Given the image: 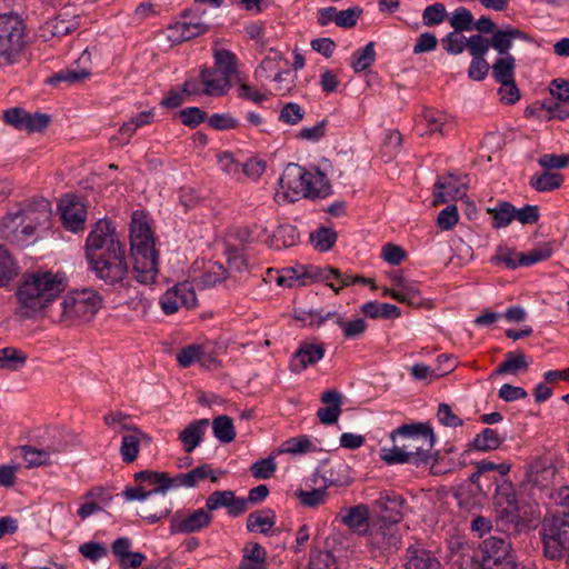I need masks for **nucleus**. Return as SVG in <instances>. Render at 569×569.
<instances>
[{
  "mask_svg": "<svg viewBox=\"0 0 569 569\" xmlns=\"http://www.w3.org/2000/svg\"><path fill=\"white\" fill-rule=\"evenodd\" d=\"M19 274L14 258L4 247L0 246V288L8 286Z\"/></svg>",
  "mask_w": 569,
  "mask_h": 569,
  "instance_id": "35",
  "label": "nucleus"
},
{
  "mask_svg": "<svg viewBox=\"0 0 569 569\" xmlns=\"http://www.w3.org/2000/svg\"><path fill=\"white\" fill-rule=\"evenodd\" d=\"M406 557V569H441L439 560L425 549L410 547Z\"/></svg>",
  "mask_w": 569,
  "mask_h": 569,
  "instance_id": "29",
  "label": "nucleus"
},
{
  "mask_svg": "<svg viewBox=\"0 0 569 569\" xmlns=\"http://www.w3.org/2000/svg\"><path fill=\"white\" fill-rule=\"evenodd\" d=\"M317 450V445L307 436H298L286 440L279 450L280 453L302 455Z\"/></svg>",
  "mask_w": 569,
  "mask_h": 569,
  "instance_id": "41",
  "label": "nucleus"
},
{
  "mask_svg": "<svg viewBox=\"0 0 569 569\" xmlns=\"http://www.w3.org/2000/svg\"><path fill=\"white\" fill-rule=\"evenodd\" d=\"M201 82L204 86L203 93L207 96H222L231 87V79L218 74L214 69H204L200 73Z\"/></svg>",
  "mask_w": 569,
  "mask_h": 569,
  "instance_id": "26",
  "label": "nucleus"
},
{
  "mask_svg": "<svg viewBox=\"0 0 569 569\" xmlns=\"http://www.w3.org/2000/svg\"><path fill=\"white\" fill-rule=\"evenodd\" d=\"M375 508L379 512L377 522L395 523L402 519L406 509V500L393 492H381L375 501Z\"/></svg>",
  "mask_w": 569,
  "mask_h": 569,
  "instance_id": "17",
  "label": "nucleus"
},
{
  "mask_svg": "<svg viewBox=\"0 0 569 569\" xmlns=\"http://www.w3.org/2000/svg\"><path fill=\"white\" fill-rule=\"evenodd\" d=\"M27 355L14 347L0 349V369L18 371L24 367Z\"/></svg>",
  "mask_w": 569,
  "mask_h": 569,
  "instance_id": "38",
  "label": "nucleus"
},
{
  "mask_svg": "<svg viewBox=\"0 0 569 569\" xmlns=\"http://www.w3.org/2000/svg\"><path fill=\"white\" fill-rule=\"evenodd\" d=\"M395 282L400 289V293L396 295L397 301L410 306H421L422 298L416 283L405 279L403 277H397Z\"/></svg>",
  "mask_w": 569,
  "mask_h": 569,
  "instance_id": "37",
  "label": "nucleus"
},
{
  "mask_svg": "<svg viewBox=\"0 0 569 569\" xmlns=\"http://www.w3.org/2000/svg\"><path fill=\"white\" fill-rule=\"evenodd\" d=\"M445 18L446 7L440 2L426 7L422 13V22L427 27L440 24Z\"/></svg>",
  "mask_w": 569,
  "mask_h": 569,
  "instance_id": "57",
  "label": "nucleus"
},
{
  "mask_svg": "<svg viewBox=\"0 0 569 569\" xmlns=\"http://www.w3.org/2000/svg\"><path fill=\"white\" fill-rule=\"evenodd\" d=\"M315 278V270L307 271L303 266L288 267L281 270L269 269L267 281L276 282L279 287L292 288L308 284V279Z\"/></svg>",
  "mask_w": 569,
  "mask_h": 569,
  "instance_id": "19",
  "label": "nucleus"
},
{
  "mask_svg": "<svg viewBox=\"0 0 569 569\" xmlns=\"http://www.w3.org/2000/svg\"><path fill=\"white\" fill-rule=\"evenodd\" d=\"M516 60L511 54L502 56L492 64L493 78L500 83L515 79Z\"/></svg>",
  "mask_w": 569,
  "mask_h": 569,
  "instance_id": "45",
  "label": "nucleus"
},
{
  "mask_svg": "<svg viewBox=\"0 0 569 569\" xmlns=\"http://www.w3.org/2000/svg\"><path fill=\"white\" fill-rule=\"evenodd\" d=\"M134 481L138 482L136 487H127L122 495L127 501H146L152 497L160 496L158 509L152 512L149 506H142L138 511L139 516L147 520L149 523H156L161 519L167 518L172 509L171 502L163 495L164 472L142 470L133 476Z\"/></svg>",
  "mask_w": 569,
  "mask_h": 569,
  "instance_id": "4",
  "label": "nucleus"
},
{
  "mask_svg": "<svg viewBox=\"0 0 569 569\" xmlns=\"http://www.w3.org/2000/svg\"><path fill=\"white\" fill-rule=\"evenodd\" d=\"M309 317L310 325H316L317 327L321 326L328 319H335L336 323L341 328L346 339H357L361 337L367 329V323L362 318L343 320V318L336 311H328L325 315L320 311H310Z\"/></svg>",
  "mask_w": 569,
  "mask_h": 569,
  "instance_id": "16",
  "label": "nucleus"
},
{
  "mask_svg": "<svg viewBox=\"0 0 569 569\" xmlns=\"http://www.w3.org/2000/svg\"><path fill=\"white\" fill-rule=\"evenodd\" d=\"M299 240L300 236L295 226L282 224L268 238L267 243L269 247L280 250L296 246Z\"/></svg>",
  "mask_w": 569,
  "mask_h": 569,
  "instance_id": "31",
  "label": "nucleus"
},
{
  "mask_svg": "<svg viewBox=\"0 0 569 569\" xmlns=\"http://www.w3.org/2000/svg\"><path fill=\"white\" fill-rule=\"evenodd\" d=\"M126 433L122 436L119 449L122 461L132 463L139 455L140 445L150 443L151 438L136 426L122 425Z\"/></svg>",
  "mask_w": 569,
  "mask_h": 569,
  "instance_id": "20",
  "label": "nucleus"
},
{
  "mask_svg": "<svg viewBox=\"0 0 569 569\" xmlns=\"http://www.w3.org/2000/svg\"><path fill=\"white\" fill-rule=\"evenodd\" d=\"M305 116V110L295 102H288L286 103L279 114V120L286 124L295 126L299 123Z\"/></svg>",
  "mask_w": 569,
  "mask_h": 569,
  "instance_id": "56",
  "label": "nucleus"
},
{
  "mask_svg": "<svg viewBox=\"0 0 569 569\" xmlns=\"http://www.w3.org/2000/svg\"><path fill=\"white\" fill-rule=\"evenodd\" d=\"M341 522L350 530L357 533H365L369 529V511L365 505H358L349 508L341 516Z\"/></svg>",
  "mask_w": 569,
  "mask_h": 569,
  "instance_id": "28",
  "label": "nucleus"
},
{
  "mask_svg": "<svg viewBox=\"0 0 569 569\" xmlns=\"http://www.w3.org/2000/svg\"><path fill=\"white\" fill-rule=\"evenodd\" d=\"M22 457L28 468L40 467L51 462V455L60 452L59 449H37L30 446L21 447Z\"/></svg>",
  "mask_w": 569,
  "mask_h": 569,
  "instance_id": "36",
  "label": "nucleus"
},
{
  "mask_svg": "<svg viewBox=\"0 0 569 569\" xmlns=\"http://www.w3.org/2000/svg\"><path fill=\"white\" fill-rule=\"evenodd\" d=\"M209 26L201 21L200 18L191 17L181 22H177L169 28V39L173 41H186L207 32Z\"/></svg>",
  "mask_w": 569,
  "mask_h": 569,
  "instance_id": "23",
  "label": "nucleus"
},
{
  "mask_svg": "<svg viewBox=\"0 0 569 569\" xmlns=\"http://www.w3.org/2000/svg\"><path fill=\"white\" fill-rule=\"evenodd\" d=\"M279 184L289 201L299 197L322 199L332 193L327 174L318 168L307 169L297 163H289L283 170Z\"/></svg>",
  "mask_w": 569,
  "mask_h": 569,
  "instance_id": "3",
  "label": "nucleus"
},
{
  "mask_svg": "<svg viewBox=\"0 0 569 569\" xmlns=\"http://www.w3.org/2000/svg\"><path fill=\"white\" fill-rule=\"evenodd\" d=\"M332 278L339 280L342 287H347L352 283H371L372 282L371 279H367L361 276L346 274V273H342L340 270L331 268V267L315 270L313 279H316V280L328 281Z\"/></svg>",
  "mask_w": 569,
  "mask_h": 569,
  "instance_id": "34",
  "label": "nucleus"
},
{
  "mask_svg": "<svg viewBox=\"0 0 569 569\" xmlns=\"http://www.w3.org/2000/svg\"><path fill=\"white\" fill-rule=\"evenodd\" d=\"M488 213L492 216L495 228L507 227L515 220V207L509 202H500L495 208H489Z\"/></svg>",
  "mask_w": 569,
  "mask_h": 569,
  "instance_id": "49",
  "label": "nucleus"
},
{
  "mask_svg": "<svg viewBox=\"0 0 569 569\" xmlns=\"http://www.w3.org/2000/svg\"><path fill=\"white\" fill-rule=\"evenodd\" d=\"M179 118L184 126L194 128L207 118V113L198 107H189L179 112Z\"/></svg>",
  "mask_w": 569,
  "mask_h": 569,
  "instance_id": "63",
  "label": "nucleus"
},
{
  "mask_svg": "<svg viewBox=\"0 0 569 569\" xmlns=\"http://www.w3.org/2000/svg\"><path fill=\"white\" fill-rule=\"evenodd\" d=\"M90 270L108 286L122 284L129 273L123 247L102 254H90Z\"/></svg>",
  "mask_w": 569,
  "mask_h": 569,
  "instance_id": "9",
  "label": "nucleus"
},
{
  "mask_svg": "<svg viewBox=\"0 0 569 569\" xmlns=\"http://www.w3.org/2000/svg\"><path fill=\"white\" fill-rule=\"evenodd\" d=\"M493 263H503L508 269H516L521 266L520 253L507 246H498L496 254L492 257Z\"/></svg>",
  "mask_w": 569,
  "mask_h": 569,
  "instance_id": "53",
  "label": "nucleus"
},
{
  "mask_svg": "<svg viewBox=\"0 0 569 569\" xmlns=\"http://www.w3.org/2000/svg\"><path fill=\"white\" fill-rule=\"evenodd\" d=\"M276 469L277 465L271 457L256 461L250 468L252 476L257 479H269Z\"/></svg>",
  "mask_w": 569,
  "mask_h": 569,
  "instance_id": "64",
  "label": "nucleus"
},
{
  "mask_svg": "<svg viewBox=\"0 0 569 569\" xmlns=\"http://www.w3.org/2000/svg\"><path fill=\"white\" fill-rule=\"evenodd\" d=\"M211 522L208 510L202 508L192 512H176L171 518L172 533H191L199 531Z\"/></svg>",
  "mask_w": 569,
  "mask_h": 569,
  "instance_id": "18",
  "label": "nucleus"
},
{
  "mask_svg": "<svg viewBox=\"0 0 569 569\" xmlns=\"http://www.w3.org/2000/svg\"><path fill=\"white\" fill-rule=\"evenodd\" d=\"M447 116L440 111L426 110L417 124V131L420 136L442 132V128L447 123Z\"/></svg>",
  "mask_w": 569,
  "mask_h": 569,
  "instance_id": "32",
  "label": "nucleus"
},
{
  "mask_svg": "<svg viewBox=\"0 0 569 569\" xmlns=\"http://www.w3.org/2000/svg\"><path fill=\"white\" fill-rule=\"evenodd\" d=\"M325 356V348L320 343L303 341L295 352L290 367L295 372H301L309 366L316 365Z\"/></svg>",
  "mask_w": 569,
  "mask_h": 569,
  "instance_id": "22",
  "label": "nucleus"
},
{
  "mask_svg": "<svg viewBox=\"0 0 569 569\" xmlns=\"http://www.w3.org/2000/svg\"><path fill=\"white\" fill-rule=\"evenodd\" d=\"M510 542L502 538L491 536L480 545L482 566L493 569H519L510 553Z\"/></svg>",
  "mask_w": 569,
  "mask_h": 569,
  "instance_id": "12",
  "label": "nucleus"
},
{
  "mask_svg": "<svg viewBox=\"0 0 569 569\" xmlns=\"http://www.w3.org/2000/svg\"><path fill=\"white\" fill-rule=\"evenodd\" d=\"M51 216L50 202L42 199L16 213L7 214L1 221L0 228L2 230H20L23 236L30 237L38 229H48Z\"/></svg>",
  "mask_w": 569,
  "mask_h": 569,
  "instance_id": "6",
  "label": "nucleus"
},
{
  "mask_svg": "<svg viewBox=\"0 0 569 569\" xmlns=\"http://www.w3.org/2000/svg\"><path fill=\"white\" fill-rule=\"evenodd\" d=\"M541 535L548 558H569V513H556L545 518Z\"/></svg>",
  "mask_w": 569,
  "mask_h": 569,
  "instance_id": "10",
  "label": "nucleus"
},
{
  "mask_svg": "<svg viewBox=\"0 0 569 569\" xmlns=\"http://www.w3.org/2000/svg\"><path fill=\"white\" fill-rule=\"evenodd\" d=\"M449 23L453 31H469L472 29L473 16L468 8L459 7L451 13Z\"/></svg>",
  "mask_w": 569,
  "mask_h": 569,
  "instance_id": "51",
  "label": "nucleus"
},
{
  "mask_svg": "<svg viewBox=\"0 0 569 569\" xmlns=\"http://www.w3.org/2000/svg\"><path fill=\"white\" fill-rule=\"evenodd\" d=\"M321 401L327 406L317 411L319 420L323 425L337 422L341 413V395L336 390H326L321 395Z\"/></svg>",
  "mask_w": 569,
  "mask_h": 569,
  "instance_id": "24",
  "label": "nucleus"
},
{
  "mask_svg": "<svg viewBox=\"0 0 569 569\" xmlns=\"http://www.w3.org/2000/svg\"><path fill=\"white\" fill-rule=\"evenodd\" d=\"M276 523V515L271 509L251 512L247 518V529L250 532L268 533Z\"/></svg>",
  "mask_w": 569,
  "mask_h": 569,
  "instance_id": "33",
  "label": "nucleus"
},
{
  "mask_svg": "<svg viewBox=\"0 0 569 569\" xmlns=\"http://www.w3.org/2000/svg\"><path fill=\"white\" fill-rule=\"evenodd\" d=\"M313 247L321 252L330 250L337 241V233L330 228H320L310 234Z\"/></svg>",
  "mask_w": 569,
  "mask_h": 569,
  "instance_id": "50",
  "label": "nucleus"
},
{
  "mask_svg": "<svg viewBox=\"0 0 569 569\" xmlns=\"http://www.w3.org/2000/svg\"><path fill=\"white\" fill-rule=\"evenodd\" d=\"M266 170V162L261 159H249L240 168V178L242 176L252 181L258 180Z\"/></svg>",
  "mask_w": 569,
  "mask_h": 569,
  "instance_id": "62",
  "label": "nucleus"
},
{
  "mask_svg": "<svg viewBox=\"0 0 569 569\" xmlns=\"http://www.w3.org/2000/svg\"><path fill=\"white\" fill-rule=\"evenodd\" d=\"M102 297L91 288L68 291L59 303L57 321L64 325L88 322L102 307Z\"/></svg>",
  "mask_w": 569,
  "mask_h": 569,
  "instance_id": "5",
  "label": "nucleus"
},
{
  "mask_svg": "<svg viewBox=\"0 0 569 569\" xmlns=\"http://www.w3.org/2000/svg\"><path fill=\"white\" fill-rule=\"evenodd\" d=\"M133 271L139 282H154L158 274V252L154 248L153 236H130Z\"/></svg>",
  "mask_w": 569,
  "mask_h": 569,
  "instance_id": "8",
  "label": "nucleus"
},
{
  "mask_svg": "<svg viewBox=\"0 0 569 569\" xmlns=\"http://www.w3.org/2000/svg\"><path fill=\"white\" fill-rule=\"evenodd\" d=\"M243 555L238 569H264L267 551L258 542H248L243 548Z\"/></svg>",
  "mask_w": 569,
  "mask_h": 569,
  "instance_id": "30",
  "label": "nucleus"
},
{
  "mask_svg": "<svg viewBox=\"0 0 569 569\" xmlns=\"http://www.w3.org/2000/svg\"><path fill=\"white\" fill-rule=\"evenodd\" d=\"M49 116L41 112L30 113L16 107L3 111V121L18 130L40 131L49 124Z\"/></svg>",
  "mask_w": 569,
  "mask_h": 569,
  "instance_id": "14",
  "label": "nucleus"
},
{
  "mask_svg": "<svg viewBox=\"0 0 569 569\" xmlns=\"http://www.w3.org/2000/svg\"><path fill=\"white\" fill-rule=\"evenodd\" d=\"M441 42L449 54H460L466 49L467 38L461 32L451 31L442 38Z\"/></svg>",
  "mask_w": 569,
  "mask_h": 569,
  "instance_id": "55",
  "label": "nucleus"
},
{
  "mask_svg": "<svg viewBox=\"0 0 569 569\" xmlns=\"http://www.w3.org/2000/svg\"><path fill=\"white\" fill-rule=\"evenodd\" d=\"M528 40V36L521 30L507 27L506 29H499L492 32V37L489 40L490 47L493 48L499 54L507 56L512 47L515 40Z\"/></svg>",
  "mask_w": 569,
  "mask_h": 569,
  "instance_id": "25",
  "label": "nucleus"
},
{
  "mask_svg": "<svg viewBox=\"0 0 569 569\" xmlns=\"http://www.w3.org/2000/svg\"><path fill=\"white\" fill-rule=\"evenodd\" d=\"M213 57L214 64L221 74L231 79V77L237 73V58L231 51L216 49Z\"/></svg>",
  "mask_w": 569,
  "mask_h": 569,
  "instance_id": "47",
  "label": "nucleus"
},
{
  "mask_svg": "<svg viewBox=\"0 0 569 569\" xmlns=\"http://www.w3.org/2000/svg\"><path fill=\"white\" fill-rule=\"evenodd\" d=\"M24 47V24L18 14H0V67L17 63Z\"/></svg>",
  "mask_w": 569,
  "mask_h": 569,
  "instance_id": "7",
  "label": "nucleus"
},
{
  "mask_svg": "<svg viewBox=\"0 0 569 569\" xmlns=\"http://www.w3.org/2000/svg\"><path fill=\"white\" fill-rule=\"evenodd\" d=\"M322 479L327 486H347L351 482L349 467L338 462L325 470Z\"/></svg>",
  "mask_w": 569,
  "mask_h": 569,
  "instance_id": "43",
  "label": "nucleus"
},
{
  "mask_svg": "<svg viewBox=\"0 0 569 569\" xmlns=\"http://www.w3.org/2000/svg\"><path fill=\"white\" fill-rule=\"evenodd\" d=\"M552 250L548 244L535 248L528 253H520L521 266H531L537 262L547 260L551 257Z\"/></svg>",
  "mask_w": 569,
  "mask_h": 569,
  "instance_id": "60",
  "label": "nucleus"
},
{
  "mask_svg": "<svg viewBox=\"0 0 569 569\" xmlns=\"http://www.w3.org/2000/svg\"><path fill=\"white\" fill-rule=\"evenodd\" d=\"M208 124L214 130H230L239 126V120L230 113H213L208 118Z\"/></svg>",
  "mask_w": 569,
  "mask_h": 569,
  "instance_id": "59",
  "label": "nucleus"
},
{
  "mask_svg": "<svg viewBox=\"0 0 569 569\" xmlns=\"http://www.w3.org/2000/svg\"><path fill=\"white\" fill-rule=\"evenodd\" d=\"M208 426V419L196 420L179 433V440L182 442L186 452H192L200 445Z\"/></svg>",
  "mask_w": 569,
  "mask_h": 569,
  "instance_id": "27",
  "label": "nucleus"
},
{
  "mask_svg": "<svg viewBox=\"0 0 569 569\" xmlns=\"http://www.w3.org/2000/svg\"><path fill=\"white\" fill-rule=\"evenodd\" d=\"M212 431L214 437L223 443H229L236 438L232 419L228 416L214 418L212 421Z\"/></svg>",
  "mask_w": 569,
  "mask_h": 569,
  "instance_id": "46",
  "label": "nucleus"
},
{
  "mask_svg": "<svg viewBox=\"0 0 569 569\" xmlns=\"http://www.w3.org/2000/svg\"><path fill=\"white\" fill-rule=\"evenodd\" d=\"M563 177L557 172L545 171L530 178L529 184L539 192H549L561 187Z\"/></svg>",
  "mask_w": 569,
  "mask_h": 569,
  "instance_id": "39",
  "label": "nucleus"
},
{
  "mask_svg": "<svg viewBox=\"0 0 569 569\" xmlns=\"http://www.w3.org/2000/svg\"><path fill=\"white\" fill-rule=\"evenodd\" d=\"M539 166L550 171L553 169H563L569 166V154L546 153L539 157Z\"/></svg>",
  "mask_w": 569,
  "mask_h": 569,
  "instance_id": "61",
  "label": "nucleus"
},
{
  "mask_svg": "<svg viewBox=\"0 0 569 569\" xmlns=\"http://www.w3.org/2000/svg\"><path fill=\"white\" fill-rule=\"evenodd\" d=\"M435 204L446 203L466 196V184L455 174L439 177L435 184Z\"/></svg>",
  "mask_w": 569,
  "mask_h": 569,
  "instance_id": "21",
  "label": "nucleus"
},
{
  "mask_svg": "<svg viewBox=\"0 0 569 569\" xmlns=\"http://www.w3.org/2000/svg\"><path fill=\"white\" fill-rule=\"evenodd\" d=\"M503 440V437H501L497 430L486 428L475 437L472 446L480 451H491L498 449Z\"/></svg>",
  "mask_w": 569,
  "mask_h": 569,
  "instance_id": "42",
  "label": "nucleus"
},
{
  "mask_svg": "<svg viewBox=\"0 0 569 569\" xmlns=\"http://www.w3.org/2000/svg\"><path fill=\"white\" fill-rule=\"evenodd\" d=\"M400 542L399 528L395 523L375 522L369 529L368 548L373 558L392 553Z\"/></svg>",
  "mask_w": 569,
  "mask_h": 569,
  "instance_id": "11",
  "label": "nucleus"
},
{
  "mask_svg": "<svg viewBox=\"0 0 569 569\" xmlns=\"http://www.w3.org/2000/svg\"><path fill=\"white\" fill-rule=\"evenodd\" d=\"M120 247L123 246L119 241L112 224L108 220H99L86 241L87 260L90 259V254H102Z\"/></svg>",
  "mask_w": 569,
  "mask_h": 569,
  "instance_id": "13",
  "label": "nucleus"
},
{
  "mask_svg": "<svg viewBox=\"0 0 569 569\" xmlns=\"http://www.w3.org/2000/svg\"><path fill=\"white\" fill-rule=\"evenodd\" d=\"M376 59V51L373 42L367 43L361 49L353 52L351 58V67L356 72H361L368 69Z\"/></svg>",
  "mask_w": 569,
  "mask_h": 569,
  "instance_id": "48",
  "label": "nucleus"
},
{
  "mask_svg": "<svg viewBox=\"0 0 569 569\" xmlns=\"http://www.w3.org/2000/svg\"><path fill=\"white\" fill-rule=\"evenodd\" d=\"M90 76V71L87 69H66L56 73L51 78H49L48 82L53 84L57 82H67L69 84L79 83L88 79Z\"/></svg>",
  "mask_w": 569,
  "mask_h": 569,
  "instance_id": "54",
  "label": "nucleus"
},
{
  "mask_svg": "<svg viewBox=\"0 0 569 569\" xmlns=\"http://www.w3.org/2000/svg\"><path fill=\"white\" fill-rule=\"evenodd\" d=\"M452 371V366H449L447 368H431L425 363H415L410 368V373L413 379L419 381H432L435 379L441 378L449 372Z\"/></svg>",
  "mask_w": 569,
  "mask_h": 569,
  "instance_id": "44",
  "label": "nucleus"
},
{
  "mask_svg": "<svg viewBox=\"0 0 569 569\" xmlns=\"http://www.w3.org/2000/svg\"><path fill=\"white\" fill-rule=\"evenodd\" d=\"M528 362L522 353L508 352L506 360L502 361L495 370L496 375L515 373L517 370H526Z\"/></svg>",
  "mask_w": 569,
  "mask_h": 569,
  "instance_id": "52",
  "label": "nucleus"
},
{
  "mask_svg": "<svg viewBox=\"0 0 569 569\" xmlns=\"http://www.w3.org/2000/svg\"><path fill=\"white\" fill-rule=\"evenodd\" d=\"M466 48L468 49L472 59L485 58L490 48V41L481 34H472L467 38Z\"/></svg>",
  "mask_w": 569,
  "mask_h": 569,
  "instance_id": "58",
  "label": "nucleus"
},
{
  "mask_svg": "<svg viewBox=\"0 0 569 569\" xmlns=\"http://www.w3.org/2000/svg\"><path fill=\"white\" fill-rule=\"evenodd\" d=\"M390 439L392 447L380 449V458L388 465L428 463L432 458L435 435L425 423L400 426L390 433Z\"/></svg>",
  "mask_w": 569,
  "mask_h": 569,
  "instance_id": "2",
  "label": "nucleus"
},
{
  "mask_svg": "<svg viewBox=\"0 0 569 569\" xmlns=\"http://www.w3.org/2000/svg\"><path fill=\"white\" fill-rule=\"evenodd\" d=\"M361 311L370 318L392 319L400 316V310L396 305L368 301L361 307Z\"/></svg>",
  "mask_w": 569,
  "mask_h": 569,
  "instance_id": "40",
  "label": "nucleus"
},
{
  "mask_svg": "<svg viewBox=\"0 0 569 569\" xmlns=\"http://www.w3.org/2000/svg\"><path fill=\"white\" fill-rule=\"evenodd\" d=\"M59 211L66 229L78 232L83 230L86 223V207L79 198L66 194L60 199Z\"/></svg>",
  "mask_w": 569,
  "mask_h": 569,
  "instance_id": "15",
  "label": "nucleus"
},
{
  "mask_svg": "<svg viewBox=\"0 0 569 569\" xmlns=\"http://www.w3.org/2000/svg\"><path fill=\"white\" fill-rule=\"evenodd\" d=\"M67 278L60 272L33 271L23 274L17 290V313L22 318H33L43 312L67 288Z\"/></svg>",
  "mask_w": 569,
  "mask_h": 569,
  "instance_id": "1",
  "label": "nucleus"
}]
</instances>
